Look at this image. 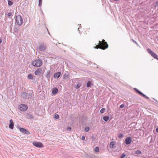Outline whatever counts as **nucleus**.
<instances>
[{"label":"nucleus","mask_w":158,"mask_h":158,"mask_svg":"<svg viewBox=\"0 0 158 158\" xmlns=\"http://www.w3.org/2000/svg\"><path fill=\"white\" fill-rule=\"evenodd\" d=\"M58 90L56 88H54L52 89V94L54 95L56 94L58 92Z\"/></svg>","instance_id":"obj_12"},{"label":"nucleus","mask_w":158,"mask_h":158,"mask_svg":"<svg viewBox=\"0 0 158 158\" xmlns=\"http://www.w3.org/2000/svg\"><path fill=\"white\" fill-rule=\"evenodd\" d=\"M81 139L83 140H84L85 139V137L84 136H82V137Z\"/></svg>","instance_id":"obj_34"},{"label":"nucleus","mask_w":158,"mask_h":158,"mask_svg":"<svg viewBox=\"0 0 158 158\" xmlns=\"http://www.w3.org/2000/svg\"><path fill=\"white\" fill-rule=\"evenodd\" d=\"M108 45L107 43L105 41V40H102V41H99L98 45H96L94 47L96 49L100 48L102 50H105L107 48Z\"/></svg>","instance_id":"obj_1"},{"label":"nucleus","mask_w":158,"mask_h":158,"mask_svg":"<svg viewBox=\"0 0 158 158\" xmlns=\"http://www.w3.org/2000/svg\"><path fill=\"white\" fill-rule=\"evenodd\" d=\"M139 94H140L142 95V96L143 97L145 98H146L147 99H148L149 98L148 97H147L146 95H145L144 94H143L140 91H139Z\"/></svg>","instance_id":"obj_15"},{"label":"nucleus","mask_w":158,"mask_h":158,"mask_svg":"<svg viewBox=\"0 0 158 158\" xmlns=\"http://www.w3.org/2000/svg\"><path fill=\"white\" fill-rule=\"evenodd\" d=\"M15 24L20 26L23 23V19L21 16L20 15H18L16 16Z\"/></svg>","instance_id":"obj_3"},{"label":"nucleus","mask_w":158,"mask_h":158,"mask_svg":"<svg viewBox=\"0 0 158 158\" xmlns=\"http://www.w3.org/2000/svg\"><path fill=\"white\" fill-rule=\"evenodd\" d=\"M141 152L140 151H139V154H141Z\"/></svg>","instance_id":"obj_38"},{"label":"nucleus","mask_w":158,"mask_h":158,"mask_svg":"<svg viewBox=\"0 0 158 158\" xmlns=\"http://www.w3.org/2000/svg\"><path fill=\"white\" fill-rule=\"evenodd\" d=\"M156 6H158V1L156 2V4L155 5Z\"/></svg>","instance_id":"obj_35"},{"label":"nucleus","mask_w":158,"mask_h":158,"mask_svg":"<svg viewBox=\"0 0 158 158\" xmlns=\"http://www.w3.org/2000/svg\"><path fill=\"white\" fill-rule=\"evenodd\" d=\"M139 94H140L142 95V96L143 97L145 98H146L147 99H148L149 98L148 97H147L146 95H145L144 94H143L140 91H139Z\"/></svg>","instance_id":"obj_16"},{"label":"nucleus","mask_w":158,"mask_h":158,"mask_svg":"<svg viewBox=\"0 0 158 158\" xmlns=\"http://www.w3.org/2000/svg\"><path fill=\"white\" fill-rule=\"evenodd\" d=\"M28 78L29 79H32L33 78V76L31 74H29L28 76Z\"/></svg>","instance_id":"obj_19"},{"label":"nucleus","mask_w":158,"mask_h":158,"mask_svg":"<svg viewBox=\"0 0 158 158\" xmlns=\"http://www.w3.org/2000/svg\"><path fill=\"white\" fill-rule=\"evenodd\" d=\"M123 135L122 134H119L118 135V137L119 138L121 139L123 138Z\"/></svg>","instance_id":"obj_22"},{"label":"nucleus","mask_w":158,"mask_h":158,"mask_svg":"<svg viewBox=\"0 0 158 158\" xmlns=\"http://www.w3.org/2000/svg\"><path fill=\"white\" fill-rule=\"evenodd\" d=\"M126 156V155L124 153H123L120 158H125Z\"/></svg>","instance_id":"obj_28"},{"label":"nucleus","mask_w":158,"mask_h":158,"mask_svg":"<svg viewBox=\"0 0 158 158\" xmlns=\"http://www.w3.org/2000/svg\"><path fill=\"white\" fill-rule=\"evenodd\" d=\"M89 28H86L85 30V34H87L86 32H89Z\"/></svg>","instance_id":"obj_27"},{"label":"nucleus","mask_w":158,"mask_h":158,"mask_svg":"<svg viewBox=\"0 0 158 158\" xmlns=\"http://www.w3.org/2000/svg\"><path fill=\"white\" fill-rule=\"evenodd\" d=\"M89 127H86L85 128V132H87L89 131Z\"/></svg>","instance_id":"obj_24"},{"label":"nucleus","mask_w":158,"mask_h":158,"mask_svg":"<svg viewBox=\"0 0 158 158\" xmlns=\"http://www.w3.org/2000/svg\"><path fill=\"white\" fill-rule=\"evenodd\" d=\"M131 142V138L130 137H127L125 139L126 143L128 145L130 144Z\"/></svg>","instance_id":"obj_9"},{"label":"nucleus","mask_w":158,"mask_h":158,"mask_svg":"<svg viewBox=\"0 0 158 158\" xmlns=\"http://www.w3.org/2000/svg\"><path fill=\"white\" fill-rule=\"evenodd\" d=\"M156 130L157 132H158V126L157 127Z\"/></svg>","instance_id":"obj_36"},{"label":"nucleus","mask_w":158,"mask_h":158,"mask_svg":"<svg viewBox=\"0 0 158 158\" xmlns=\"http://www.w3.org/2000/svg\"><path fill=\"white\" fill-rule=\"evenodd\" d=\"M135 89L136 91L137 92H138V90L136 89V88L134 89Z\"/></svg>","instance_id":"obj_37"},{"label":"nucleus","mask_w":158,"mask_h":158,"mask_svg":"<svg viewBox=\"0 0 158 158\" xmlns=\"http://www.w3.org/2000/svg\"><path fill=\"white\" fill-rule=\"evenodd\" d=\"M39 5L40 6L42 5V0H39Z\"/></svg>","instance_id":"obj_29"},{"label":"nucleus","mask_w":158,"mask_h":158,"mask_svg":"<svg viewBox=\"0 0 158 158\" xmlns=\"http://www.w3.org/2000/svg\"><path fill=\"white\" fill-rule=\"evenodd\" d=\"M2 42V41L1 40H0V44H1Z\"/></svg>","instance_id":"obj_39"},{"label":"nucleus","mask_w":158,"mask_h":158,"mask_svg":"<svg viewBox=\"0 0 158 158\" xmlns=\"http://www.w3.org/2000/svg\"><path fill=\"white\" fill-rule=\"evenodd\" d=\"M94 151L96 152H99V148L98 147H96L94 149Z\"/></svg>","instance_id":"obj_25"},{"label":"nucleus","mask_w":158,"mask_h":158,"mask_svg":"<svg viewBox=\"0 0 158 158\" xmlns=\"http://www.w3.org/2000/svg\"><path fill=\"white\" fill-rule=\"evenodd\" d=\"M120 107L121 108H123L124 107V105L123 104H122L120 106Z\"/></svg>","instance_id":"obj_33"},{"label":"nucleus","mask_w":158,"mask_h":158,"mask_svg":"<svg viewBox=\"0 0 158 158\" xmlns=\"http://www.w3.org/2000/svg\"><path fill=\"white\" fill-rule=\"evenodd\" d=\"M12 15V13H9L7 14V15L9 17L10 16Z\"/></svg>","instance_id":"obj_31"},{"label":"nucleus","mask_w":158,"mask_h":158,"mask_svg":"<svg viewBox=\"0 0 158 158\" xmlns=\"http://www.w3.org/2000/svg\"><path fill=\"white\" fill-rule=\"evenodd\" d=\"M55 118L57 119H58L59 118V115L57 114H56L55 115Z\"/></svg>","instance_id":"obj_30"},{"label":"nucleus","mask_w":158,"mask_h":158,"mask_svg":"<svg viewBox=\"0 0 158 158\" xmlns=\"http://www.w3.org/2000/svg\"><path fill=\"white\" fill-rule=\"evenodd\" d=\"M19 110L23 111H24L27 110L28 108V106L24 104H20L19 106Z\"/></svg>","instance_id":"obj_5"},{"label":"nucleus","mask_w":158,"mask_h":158,"mask_svg":"<svg viewBox=\"0 0 158 158\" xmlns=\"http://www.w3.org/2000/svg\"><path fill=\"white\" fill-rule=\"evenodd\" d=\"M19 130L21 132L23 133L26 134H30V132L28 131L26 129L23 128H20Z\"/></svg>","instance_id":"obj_7"},{"label":"nucleus","mask_w":158,"mask_h":158,"mask_svg":"<svg viewBox=\"0 0 158 158\" xmlns=\"http://www.w3.org/2000/svg\"><path fill=\"white\" fill-rule=\"evenodd\" d=\"M10 124L9 125V127L10 128L13 129L14 128V123L13 121L12 120L10 119Z\"/></svg>","instance_id":"obj_8"},{"label":"nucleus","mask_w":158,"mask_h":158,"mask_svg":"<svg viewBox=\"0 0 158 158\" xmlns=\"http://www.w3.org/2000/svg\"><path fill=\"white\" fill-rule=\"evenodd\" d=\"M65 75H65H65H64V78H65Z\"/></svg>","instance_id":"obj_40"},{"label":"nucleus","mask_w":158,"mask_h":158,"mask_svg":"<svg viewBox=\"0 0 158 158\" xmlns=\"http://www.w3.org/2000/svg\"><path fill=\"white\" fill-rule=\"evenodd\" d=\"M105 110H106L105 108H103L100 111V112L101 113H103L105 112Z\"/></svg>","instance_id":"obj_20"},{"label":"nucleus","mask_w":158,"mask_h":158,"mask_svg":"<svg viewBox=\"0 0 158 158\" xmlns=\"http://www.w3.org/2000/svg\"><path fill=\"white\" fill-rule=\"evenodd\" d=\"M148 52L155 59L158 60V56H157L155 53L152 52L151 50L148 48L147 49Z\"/></svg>","instance_id":"obj_4"},{"label":"nucleus","mask_w":158,"mask_h":158,"mask_svg":"<svg viewBox=\"0 0 158 158\" xmlns=\"http://www.w3.org/2000/svg\"><path fill=\"white\" fill-rule=\"evenodd\" d=\"M8 4L9 6H11L13 4V2L12 1H10V0H8Z\"/></svg>","instance_id":"obj_23"},{"label":"nucleus","mask_w":158,"mask_h":158,"mask_svg":"<svg viewBox=\"0 0 158 158\" xmlns=\"http://www.w3.org/2000/svg\"><path fill=\"white\" fill-rule=\"evenodd\" d=\"M32 64L35 67H39L41 66L42 64V60L40 59L35 60L32 62Z\"/></svg>","instance_id":"obj_2"},{"label":"nucleus","mask_w":158,"mask_h":158,"mask_svg":"<svg viewBox=\"0 0 158 158\" xmlns=\"http://www.w3.org/2000/svg\"><path fill=\"white\" fill-rule=\"evenodd\" d=\"M32 144L34 146L38 148H43L44 146L41 142H34Z\"/></svg>","instance_id":"obj_6"},{"label":"nucleus","mask_w":158,"mask_h":158,"mask_svg":"<svg viewBox=\"0 0 158 158\" xmlns=\"http://www.w3.org/2000/svg\"><path fill=\"white\" fill-rule=\"evenodd\" d=\"M21 96L23 98H26L27 94L26 93L23 92Z\"/></svg>","instance_id":"obj_18"},{"label":"nucleus","mask_w":158,"mask_h":158,"mask_svg":"<svg viewBox=\"0 0 158 158\" xmlns=\"http://www.w3.org/2000/svg\"><path fill=\"white\" fill-rule=\"evenodd\" d=\"M67 129L68 130L70 131H71V128L70 127H68L67 128Z\"/></svg>","instance_id":"obj_32"},{"label":"nucleus","mask_w":158,"mask_h":158,"mask_svg":"<svg viewBox=\"0 0 158 158\" xmlns=\"http://www.w3.org/2000/svg\"><path fill=\"white\" fill-rule=\"evenodd\" d=\"M115 147V143L114 141L111 142L110 144V147L111 148H113Z\"/></svg>","instance_id":"obj_14"},{"label":"nucleus","mask_w":158,"mask_h":158,"mask_svg":"<svg viewBox=\"0 0 158 158\" xmlns=\"http://www.w3.org/2000/svg\"><path fill=\"white\" fill-rule=\"evenodd\" d=\"M46 49V46L44 44H42L40 46L39 49L40 51H43Z\"/></svg>","instance_id":"obj_10"},{"label":"nucleus","mask_w":158,"mask_h":158,"mask_svg":"<svg viewBox=\"0 0 158 158\" xmlns=\"http://www.w3.org/2000/svg\"><path fill=\"white\" fill-rule=\"evenodd\" d=\"M91 85V82L90 81H89L87 84V87H89Z\"/></svg>","instance_id":"obj_21"},{"label":"nucleus","mask_w":158,"mask_h":158,"mask_svg":"<svg viewBox=\"0 0 158 158\" xmlns=\"http://www.w3.org/2000/svg\"><path fill=\"white\" fill-rule=\"evenodd\" d=\"M81 85L80 84H78L77 85H76L75 88L76 89H78L80 87Z\"/></svg>","instance_id":"obj_26"},{"label":"nucleus","mask_w":158,"mask_h":158,"mask_svg":"<svg viewBox=\"0 0 158 158\" xmlns=\"http://www.w3.org/2000/svg\"><path fill=\"white\" fill-rule=\"evenodd\" d=\"M103 118L105 121H107L109 120V116H104Z\"/></svg>","instance_id":"obj_17"},{"label":"nucleus","mask_w":158,"mask_h":158,"mask_svg":"<svg viewBox=\"0 0 158 158\" xmlns=\"http://www.w3.org/2000/svg\"><path fill=\"white\" fill-rule=\"evenodd\" d=\"M61 74V73L60 72H58L57 73H55L54 75V77L55 78H58L60 76Z\"/></svg>","instance_id":"obj_13"},{"label":"nucleus","mask_w":158,"mask_h":158,"mask_svg":"<svg viewBox=\"0 0 158 158\" xmlns=\"http://www.w3.org/2000/svg\"><path fill=\"white\" fill-rule=\"evenodd\" d=\"M42 69L40 68L37 69L35 72V75H39L42 72Z\"/></svg>","instance_id":"obj_11"}]
</instances>
